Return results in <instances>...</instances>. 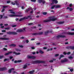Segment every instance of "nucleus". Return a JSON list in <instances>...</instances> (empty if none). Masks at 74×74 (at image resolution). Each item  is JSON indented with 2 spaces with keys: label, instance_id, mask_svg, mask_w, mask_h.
Wrapping results in <instances>:
<instances>
[{
  "label": "nucleus",
  "instance_id": "nucleus-46",
  "mask_svg": "<svg viewBox=\"0 0 74 74\" xmlns=\"http://www.w3.org/2000/svg\"><path fill=\"white\" fill-rule=\"evenodd\" d=\"M69 59H73V57L72 56H70L69 57Z\"/></svg>",
  "mask_w": 74,
  "mask_h": 74
},
{
  "label": "nucleus",
  "instance_id": "nucleus-13",
  "mask_svg": "<svg viewBox=\"0 0 74 74\" xmlns=\"http://www.w3.org/2000/svg\"><path fill=\"white\" fill-rule=\"evenodd\" d=\"M12 53V51L9 52L8 53H6L5 54V56H6V55H8L9 54H11V53Z\"/></svg>",
  "mask_w": 74,
  "mask_h": 74
},
{
  "label": "nucleus",
  "instance_id": "nucleus-1",
  "mask_svg": "<svg viewBox=\"0 0 74 74\" xmlns=\"http://www.w3.org/2000/svg\"><path fill=\"white\" fill-rule=\"evenodd\" d=\"M54 18V17L53 16H51L49 17V19H51L49 20H45L43 21L44 22H51L52 21H56V18Z\"/></svg>",
  "mask_w": 74,
  "mask_h": 74
},
{
  "label": "nucleus",
  "instance_id": "nucleus-24",
  "mask_svg": "<svg viewBox=\"0 0 74 74\" xmlns=\"http://www.w3.org/2000/svg\"><path fill=\"white\" fill-rule=\"evenodd\" d=\"M14 2L15 3H16V5H19V3H18V1H14Z\"/></svg>",
  "mask_w": 74,
  "mask_h": 74
},
{
  "label": "nucleus",
  "instance_id": "nucleus-61",
  "mask_svg": "<svg viewBox=\"0 0 74 74\" xmlns=\"http://www.w3.org/2000/svg\"><path fill=\"white\" fill-rule=\"evenodd\" d=\"M6 32V31L5 30H2V32Z\"/></svg>",
  "mask_w": 74,
  "mask_h": 74
},
{
  "label": "nucleus",
  "instance_id": "nucleus-57",
  "mask_svg": "<svg viewBox=\"0 0 74 74\" xmlns=\"http://www.w3.org/2000/svg\"><path fill=\"white\" fill-rule=\"evenodd\" d=\"M31 49H35V48L34 47H31Z\"/></svg>",
  "mask_w": 74,
  "mask_h": 74
},
{
  "label": "nucleus",
  "instance_id": "nucleus-53",
  "mask_svg": "<svg viewBox=\"0 0 74 74\" xmlns=\"http://www.w3.org/2000/svg\"><path fill=\"white\" fill-rule=\"evenodd\" d=\"M36 26H34L33 27H31L32 29H36Z\"/></svg>",
  "mask_w": 74,
  "mask_h": 74
},
{
  "label": "nucleus",
  "instance_id": "nucleus-37",
  "mask_svg": "<svg viewBox=\"0 0 74 74\" xmlns=\"http://www.w3.org/2000/svg\"><path fill=\"white\" fill-rule=\"evenodd\" d=\"M11 4H12V5H15V3L14 2H12Z\"/></svg>",
  "mask_w": 74,
  "mask_h": 74
},
{
  "label": "nucleus",
  "instance_id": "nucleus-63",
  "mask_svg": "<svg viewBox=\"0 0 74 74\" xmlns=\"http://www.w3.org/2000/svg\"><path fill=\"white\" fill-rule=\"evenodd\" d=\"M47 49V47H43V49Z\"/></svg>",
  "mask_w": 74,
  "mask_h": 74
},
{
  "label": "nucleus",
  "instance_id": "nucleus-2",
  "mask_svg": "<svg viewBox=\"0 0 74 74\" xmlns=\"http://www.w3.org/2000/svg\"><path fill=\"white\" fill-rule=\"evenodd\" d=\"M32 64H37V63H44L45 61L40 60H36L32 62Z\"/></svg>",
  "mask_w": 74,
  "mask_h": 74
},
{
  "label": "nucleus",
  "instance_id": "nucleus-27",
  "mask_svg": "<svg viewBox=\"0 0 74 74\" xmlns=\"http://www.w3.org/2000/svg\"><path fill=\"white\" fill-rule=\"evenodd\" d=\"M42 14L43 15H45L47 14V12H43L42 13Z\"/></svg>",
  "mask_w": 74,
  "mask_h": 74
},
{
  "label": "nucleus",
  "instance_id": "nucleus-55",
  "mask_svg": "<svg viewBox=\"0 0 74 74\" xmlns=\"http://www.w3.org/2000/svg\"><path fill=\"white\" fill-rule=\"evenodd\" d=\"M59 56V54H56L55 55V57H56L57 56Z\"/></svg>",
  "mask_w": 74,
  "mask_h": 74
},
{
  "label": "nucleus",
  "instance_id": "nucleus-48",
  "mask_svg": "<svg viewBox=\"0 0 74 74\" xmlns=\"http://www.w3.org/2000/svg\"><path fill=\"white\" fill-rule=\"evenodd\" d=\"M71 54V52L69 51L67 53V55H70V54Z\"/></svg>",
  "mask_w": 74,
  "mask_h": 74
},
{
  "label": "nucleus",
  "instance_id": "nucleus-25",
  "mask_svg": "<svg viewBox=\"0 0 74 74\" xmlns=\"http://www.w3.org/2000/svg\"><path fill=\"white\" fill-rule=\"evenodd\" d=\"M15 50L17 51V52H20L21 51V50L18 49H15Z\"/></svg>",
  "mask_w": 74,
  "mask_h": 74
},
{
  "label": "nucleus",
  "instance_id": "nucleus-43",
  "mask_svg": "<svg viewBox=\"0 0 74 74\" xmlns=\"http://www.w3.org/2000/svg\"><path fill=\"white\" fill-rule=\"evenodd\" d=\"M73 70H74V69H70V71H71V72H73Z\"/></svg>",
  "mask_w": 74,
  "mask_h": 74
},
{
  "label": "nucleus",
  "instance_id": "nucleus-52",
  "mask_svg": "<svg viewBox=\"0 0 74 74\" xmlns=\"http://www.w3.org/2000/svg\"><path fill=\"white\" fill-rule=\"evenodd\" d=\"M64 56H63L62 55H61L60 56V57L61 58H63V57H64Z\"/></svg>",
  "mask_w": 74,
  "mask_h": 74
},
{
  "label": "nucleus",
  "instance_id": "nucleus-50",
  "mask_svg": "<svg viewBox=\"0 0 74 74\" xmlns=\"http://www.w3.org/2000/svg\"><path fill=\"white\" fill-rule=\"evenodd\" d=\"M19 47H20V48H23V45H19Z\"/></svg>",
  "mask_w": 74,
  "mask_h": 74
},
{
  "label": "nucleus",
  "instance_id": "nucleus-64",
  "mask_svg": "<svg viewBox=\"0 0 74 74\" xmlns=\"http://www.w3.org/2000/svg\"><path fill=\"white\" fill-rule=\"evenodd\" d=\"M4 26H8V24H5L4 25Z\"/></svg>",
  "mask_w": 74,
  "mask_h": 74
},
{
  "label": "nucleus",
  "instance_id": "nucleus-20",
  "mask_svg": "<svg viewBox=\"0 0 74 74\" xmlns=\"http://www.w3.org/2000/svg\"><path fill=\"white\" fill-rule=\"evenodd\" d=\"M57 23L58 24H63L64 23V22H57Z\"/></svg>",
  "mask_w": 74,
  "mask_h": 74
},
{
  "label": "nucleus",
  "instance_id": "nucleus-11",
  "mask_svg": "<svg viewBox=\"0 0 74 74\" xmlns=\"http://www.w3.org/2000/svg\"><path fill=\"white\" fill-rule=\"evenodd\" d=\"M28 19V18L26 17H24L23 18H20V19L19 20V21L21 22V21H23L24 19Z\"/></svg>",
  "mask_w": 74,
  "mask_h": 74
},
{
  "label": "nucleus",
  "instance_id": "nucleus-41",
  "mask_svg": "<svg viewBox=\"0 0 74 74\" xmlns=\"http://www.w3.org/2000/svg\"><path fill=\"white\" fill-rule=\"evenodd\" d=\"M69 10L70 11H73V9L72 8H70Z\"/></svg>",
  "mask_w": 74,
  "mask_h": 74
},
{
  "label": "nucleus",
  "instance_id": "nucleus-12",
  "mask_svg": "<svg viewBox=\"0 0 74 74\" xmlns=\"http://www.w3.org/2000/svg\"><path fill=\"white\" fill-rule=\"evenodd\" d=\"M58 3V1H57V0H53V1L52 2V4H54V3H55V4H57Z\"/></svg>",
  "mask_w": 74,
  "mask_h": 74
},
{
  "label": "nucleus",
  "instance_id": "nucleus-17",
  "mask_svg": "<svg viewBox=\"0 0 74 74\" xmlns=\"http://www.w3.org/2000/svg\"><path fill=\"white\" fill-rule=\"evenodd\" d=\"M14 68H12L8 70V73H11V71H12V70H14Z\"/></svg>",
  "mask_w": 74,
  "mask_h": 74
},
{
  "label": "nucleus",
  "instance_id": "nucleus-32",
  "mask_svg": "<svg viewBox=\"0 0 74 74\" xmlns=\"http://www.w3.org/2000/svg\"><path fill=\"white\" fill-rule=\"evenodd\" d=\"M10 29V27H8L5 28V30H8V29Z\"/></svg>",
  "mask_w": 74,
  "mask_h": 74
},
{
  "label": "nucleus",
  "instance_id": "nucleus-31",
  "mask_svg": "<svg viewBox=\"0 0 74 74\" xmlns=\"http://www.w3.org/2000/svg\"><path fill=\"white\" fill-rule=\"evenodd\" d=\"M39 52L40 53H41L42 54V53H44V52L42 51L41 50H40L39 51Z\"/></svg>",
  "mask_w": 74,
  "mask_h": 74
},
{
  "label": "nucleus",
  "instance_id": "nucleus-26",
  "mask_svg": "<svg viewBox=\"0 0 74 74\" xmlns=\"http://www.w3.org/2000/svg\"><path fill=\"white\" fill-rule=\"evenodd\" d=\"M68 34H70V35H74V32H69Z\"/></svg>",
  "mask_w": 74,
  "mask_h": 74
},
{
  "label": "nucleus",
  "instance_id": "nucleus-29",
  "mask_svg": "<svg viewBox=\"0 0 74 74\" xmlns=\"http://www.w3.org/2000/svg\"><path fill=\"white\" fill-rule=\"evenodd\" d=\"M49 33V31H48L45 32V35H47V34H48V33Z\"/></svg>",
  "mask_w": 74,
  "mask_h": 74
},
{
  "label": "nucleus",
  "instance_id": "nucleus-10",
  "mask_svg": "<svg viewBox=\"0 0 74 74\" xmlns=\"http://www.w3.org/2000/svg\"><path fill=\"white\" fill-rule=\"evenodd\" d=\"M61 63H64V62H68V59L65 58L64 60H61Z\"/></svg>",
  "mask_w": 74,
  "mask_h": 74
},
{
  "label": "nucleus",
  "instance_id": "nucleus-22",
  "mask_svg": "<svg viewBox=\"0 0 74 74\" xmlns=\"http://www.w3.org/2000/svg\"><path fill=\"white\" fill-rule=\"evenodd\" d=\"M0 40H8V39L6 38H0Z\"/></svg>",
  "mask_w": 74,
  "mask_h": 74
},
{
  "label": "nucleus",
  "instance_id": "nucleus-33",
  "mask_svg": "<svg viewBox=\"0 0 74 74\" xmlns=\"http://www.w3.org/2000/svg\"><path fill=\"white\" fill-rule=\"evenodd\" d=\"M43 0H38V1L39 3H42V1Z\"/></svg>",
  "mask_w": 74,
  "mask_h": 74
},
{
  "label": "nucleus",
  "instance_id": "nucleus-5",
  "mask_svg": "<svg viewBox=\"0 0 74 74\" xmlns=\"http://www.w3.org/2000/svg\"><path fill=\"white\" fill-rule=\"evenodd\" d=\"M7 68L5 67L0 68V71H5V70H7Z\"/></svg>",
  "mask_w": 74,
  "mask_h": 74
},
{
  "label": "nucleus",
  "instance_id": "nucleus-60",
  "mask_svg": "<svg viewBox=\"0 0 74 74\" xmlns=\"http://www.w3.org/2000/svg\"><path fill=\"white\" fill-rule=\"evenodd\" d=\"M63 54L65 55H66L67 53H66V52H64L63 53Z\"/></svg>",
  "mask_w": 74,
  "mask_h": 74
},
{
  "label": "nucleus",
  "instance_id": "nucleus-19",
  "mask_svg": "<svg viewBox=\"0 0 74 74\" xmlns=\"http://www.w3.org/2000/svg\"><path fill=\"white\" fill-rule=\"evenodd\" d=\"M27 64H25L24 65L23 67V69H25L27 68Z\"/></svg>",
  "mask_w": 74,
  "mask_h": 74
},
{
  "label": "nucleus",
  "instance_id": "nucleus-35",
  "mask_svg": "<svg viewBox=\"0 0 74 74\" xmlns=\"http://www.w3.org/2000/svg\"><path fill=\"white\" fill-rule=\"evenodd\" d=\"M4 57V56H0V59H1Z\"/></svg>",
  "mask_w": 74,
  "mask_h": 74
},
{
  "label": "nucleus",
  "instance_id": "nucleus-21",
  "mask_svg": "<svg viewBox=\"0 0 74 74\" xmlns=\"http://www.w3.org/2000/svg\"><path fill=\"white\" fill-rule=\"evenodd\" d=\"M56 8H60V5H57L56 6Z\"/></svg>",
  "mask_w": 74,
  "mask_h": 74
},
{
  "label": "nucleus",
  "instance_id": "nucleus-30",
  "mask_svg": "<svg viewBox=\"0 0 74 74\" xmlns=\"http://www.w3.org/2000/svg\"><path fill=\"white\" fill-rule=\"evenodd\" d=\"M9 59H7V58H6V59H4V61L5 62V61H9Z\"/></svg>",
  "mask_w": 74,
  "mask_h": 74
},
{
  "label": "nucleus",
  "instance_id": "nucleus-51",
  "mask_svg": "<svg viewBox=\"0 0 74 74\" xmlns=\"http://www.w3.org/2000/svg\"><path fill=\"white\" fill-rule=\"evenodd\" d=\"M0 16L1 17L0 18V19H2V18H3V15H1Z\"/></svg>",
  "mask_w": 74,
  "mask_h": 74
},
{
  "label": "nucleus",
  "instance_id": "nucleus-47",
  "mask_svg": "<svg viewBox=\"0 0 74 74\" xmlns=\"http://www.w3.org/2000/svg\"><path fill=\"white\" fill-rule=\"evenodd\" d=\"M31 1L32 2H36V0H31Z\"/></svg>",
  "mask_w": 74,
  "mask_h": 74
},
{
  "label": "nucleus",
  "instance_id": "nucleus-7",
  "mask_svg": "<svg viewBox=\"0 0 74 74\" xmlns=\"http://www.w3.org/2000/svg\"><path fill=\"white\" fill-rule=\"evenodd\" d=\"M43 34V32H41L39 33H34V34H32V35H41V34Z\"/></svg>",
  "mask_w": 74,
  "mask_h": 74
},
{
  "label": "nucleus",
  "instance_id": "nucleus-62",
  "mask_svg": "<svg viewBox=\"0 0 74 74\" xmlns=\"http://www.w3.org/2000/svg\"><path fill=\"white\" fill-rule=\"evenodd\" d=\"M67 28L68 30H69V29H71V27H67Z\"/></svg>",
  "mask_w": 74,
  "mask_h": 74
},
{
  "label": "nucleus",
  "instance_id": "nucleus-28",
  "mask_svg": "<svg viewBox=\"0 0 74 74\" xmlns=\"http://www.w3.org/2000/svg\"><path fill=\"white\" fill-rule=\"evenodd\" d=\"M56 5H53L51 7V9H54V7H56Z\"/></svg>",
  "mask_w": 74,
  "mask_h": 74
},
{
  "label": "nucleus",
  "instance_id": "nucleus-38",
  "mask_svg": "<svg viewBox=\"0 0 74 74\" xmlns=\"http://www.w3.org/2000/svg\"><path fill=\"white\" fill-rule=\"evenodd\" d=\"M33 25V23H29L28 25Z\"/></svg>",
  "mask_w": 74,
  "mask_h": 74
},
{
  "label": "nucleus",
  "instance_id": "nucleus-34",
  "mask_svg": "<svg viewBox=\"0 0 74 74\" xmlns=\"http://www.w3.org/2000/svg\"><path fill=\"white\" fill-rule=\"evenodd\" d=\"M4 11H5V9H4V8H3L2 9L1 12H3Z\"/></svg>",
  "mask_w": 74,
  "mask_h": 74
},
{
  "label": "nucleus",
  "instance_id": "nucleus-40",
  "mask_svg": "<svg viewBox=\"0 0 74 74\" xmlns=\"http://www.w3.org/2000/svg\"><path fill=\"white\" fill-rule=\"evenodd\" d=\"M3 49L4 51H7V49L5 48H4Z\"/></svg>",
  "mask_w": 74,
  "mask_h": 74
},
{
  "label": "nucleus",
  "instance_id": "nucleus-9",
  "mask_svg": "<svg viewBox=\"0 0 74 74\" xmlns=\"http://www.w3.org/2000/svg\"><path fill=\"white\" fill-rule=\"evenodd\" d=\"M67 49H72L73 50L74 49V46H69L67 47Z\"/></svg>",
  "mask_w": 74,
  "mask_h": 74
},
{
  "label": "nucleus",
  "instance_id": "nucleus-42",
  "mask_svg": "<svg viewBox=\"0 0 74 74\" xmlns=\"http://www.w3.org/2000/svg\"><path fill=\"white\" fill-rule=\"evenodd\" d=\"M10 13L11 14H15V13L14 12H10Z\"/></svg>",
  "mask_w": 74,
  "mask_h": 74
},
{
  "label": "nucleus",
  "instance_id": "nucleus-18",
  "mask_svg": "<svg viewBox=\"0 0 74 74\" xmlns=\"http://www.w3.org/2000/svg\"><path fill=\"white\" fill-rule=\"evenodd\" d=\"M16 32H18V33H21V32H23V30L22 29H18Z\"/></svg>",
  "mask_w": 74,
  "mask_h": 74
},
{
  "label": "nucleus",
  "instance_id": "nucleus-58",
  "mask_svg": "<svg viewBox=\"0 0 74 74\" xmlns=\"http://www.w3.org/2000/svg\"><path fill=\"white\" fill-rule=\"evenodd\" d=\"M8 7V6H3V7L4 8H6V7Z\"/></svg>",
  "mask_w": 74,
  "mask_h": 74
},
{
  "label": "nucleus",
  "instance_id": "nucleus-59",
  "mask_svg": "<svg viewBox=\"0 0 74 74\" xmlns=\"http://www.w3.org/2000/svg\"><path fill=\"white\" fill-rule=\"evenodd\" d=\"M29 42V41H28V40H26V43H28Z\"/></svg>",
  "mask_w": 74,
  "mask_h": 74
},
{
  "label": "nucleus",
  "instance_id": "nucleus-6",
  "mask_svg": "<svg viewBox=\"0 0 74 74\" xmlns=\"http://www.w3.org/2000/svg\"><path fill=\"white\" fill-rule=\"evenodd\" d=\"M56 37L57 38H60V37H61V38H66V36L62 35H58L56 36Z\"/></svg>",
  "mask_w": 74,
  "mask_h": 74
},
{
  "label": "nucleus",
  "instance_id": "nucleus-16",
  "mask_svg": "<svg viewBox=\"0 0 74 74\" xmlns=\"http://www.w3.org/2000/svg\"><path fill=\"white\" fill-rule=\"evenodd\" d=\"M9 46L11 47H16V45L14 44H12L9 45Z\"/></svg>",
  "mask_w": 74,
  "mask_h": 74
},
{
  "label": "nucleus",
  "instance_id": "nucleus-56",
  "mask_svg": "<svg viewBox=\"0 0 74 74\" xmlns=\"http://www.w3.org/2000/svg\"><path fill=\"white\" fill-rule=\"evenodd\" d=\"M42 3L43 4H45V1H42Z\"/></svg>",
  "mask_w": 74,
  "mask_h": 74
},
{
  "label": "nucleus",
  "instance_id": "nucleus-49",
  "mask_svg": "<svg viewBox=\"0 0 74 74\" xmlns=\"http://www.w3.org/2000/svg\"><path fill=\"white\" fill-rule=\"evenodd\" d=\"M12 58H13V57H12V56H10V60H11V59H12Z\"/></svg>",
  "mask_w": 74,
  "mask_h": 74
},
{
  "label": "nucleus",
  "instance_id": "nucleus-54",
  "mask_svg": "<svg viewBox=\"0 0 74 74\" xmlns=\"http://www.w3.org/2000/svg\"><path fill=\"white\" fill-rule=\"evenodd\" d=\"M53 61V60H50L49 61V62H50V63H52Z\"/></svg>",
  "mask_w": 74,
  "mask_h": 74
},
{
  "label": "nucleus",
  "instance_id": "nucleus-44",
  "mask_svg": "<svg viewBox=\"0 0 74 74\" xmlns=\"http://www.w3.org/2000/svg\"><path fill=\"white\" fill-rule=\"evenodd\" d=\"M11 3V1H7V4H9V3Z\"/></svg>",
  "mask_w": 74,
  "mask_h": 74
},
{
  "label": "nucleus",
  "instance_id": "nucleus-45",
  "mask_svg": "<svg viewBox=\"0 0 74 74\" xmlns=\"http://www.w3.org/2000/svg\"><path fill=\"white\" fill-rule=\"evenodd\" d=\"M4 19L5 18V19H7L8 18V17L7 16H5L3 18Z\"/></svg>",
  "mask_w": 74,
  "mask_h": 74
},
{
  "label": "nucleus",
  "instance_id": "nucleus-23",
  "mask_svg": "<svg viewBox=\"0 0 74 74\" xmlns=\"http://www.w3.org/2000/svg\"><path fill=\"white\" fill-rule=\"evenodd\" d=\"M34 72V71L33 70V71H29V73L30 74H33Z\"/></svg>",
  "mask_w": 74,
  "mask_h": 74
},
{
  "label": "nucleus",
  "instance_id": "nucleus-39",
  "mask_svg": "<svg viewBox=\"0 0 74 74\" xmlns=\"http://www.w3.org/2000/svg\"><path fill=\"white\" fill-rule=\"evenodd\" d=\"M16 25H12V27H16Z\"/></svg>",
  "mask_w": 74,
  "mask_h": 74
},
{
  "label": "nucleus",
  "instance_id": "nucleus-8",
  "mask_svg": "<svg viewBox=\"0 0 74 74\" xmlns=\"http://www.w3.org/2000/svg\"><path fill=\"white\" fill-rule=\"evenodd\" d=\"M27 58L28 59H36V57L34 56H30L28 55L27 56Z\"/></svg>",
  "mask_w": 74,
  "mask_h": 74
},
{
  "label": "nucleus",
  "instance_id": "nucleus-15",
  "mask_svg": "<svg viewBox=\"0 0 74 74\" xmlns=\"http://www.w3.org/2000/svg\"><path fill=\"white\" fill-rule=\"evenodd\" d=\"M22 61L21 60H18V61L15 60L14 61V63H19L20 62H21Z\"/></svg>",
  "mask_w": 74,
  "mask_h": 74
},
{
  "label": "nucleus",
  "instance_id": "nucleus-3",
  "mask_svg": "<svg viewBox=\"0 0 74 74\" xmlns=\"http://www.w3.org/2000/svg\"><path fill=\"white\" fill-rule=\"evenodd\" d=\"M7 34L9 35H16L18 33L15 32H7Z\"/></svg>",
  "mask_w": 74,
  "mask_h": 74
},
{
  "label": "nucleus",
  "instance_id": "nucleus-36",
  "mask_svg": "<svg viewBox=\"0 0 74 74\" xmlns=\"http://www.w3.org/2000/svg\"><path fill=\"white\" fill-rule=\"evenodd\" d=\"M30 11V9L29 8H28L27 9H26V12H27L28 11Z\"/></svg>",
  "mask_w": 74,
  "mask_h": 74
},
{
  "label": "nucleus",
  "instance_id": "nucleus-14",
  "mask_svg": "<svg viewBox=\"0 0 74 74\" xmlns=\"http://www.w3.org/2000/svg\"><path fill=\"white\" fill-rule=\"evenodd\" d=\"M13 54H15V55H20V54H21V53H17L15 52V51H14Z\"/></svg>",
  "mask_w": 74,
  "mask_h": 74
},
{
  "label": "nucleus",
  "instance_id": "nucleus-4",
  "mask_svg": "<svg viewBox=\"0 0 74 74\" xmlns=\"http://www.w3.org/2000/svg\"><path fill=\"white\" fill-rule=\"evenodd\" d=\"M9 16L10 17H13L14 16H18V17H22V15L20 14L18 15H12L10 14L9 15Z\"/></svg>",
  "mask_w": 74,
  "mask_h": 74
}]
</instances>
